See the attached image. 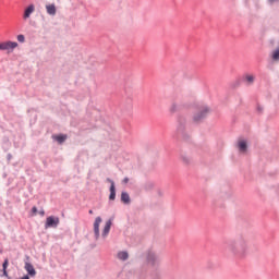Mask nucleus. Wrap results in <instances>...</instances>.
<instances>
[{
    "label": "nucleus",
    "mask_w": 279,
    "mask_h": 279,
    "mask_svg": "<svg viewBox=\"0 0 279 279\" xmlns=\"http://www.w3.org/2000/svg\"><path fill=\"white\" fill-rule=\"evenodd\" d=\"M213 112V108L206 104H197L195 106V110L192 113V123L194 125H202L206 119H208V114Z\"/></svg>",
    "instance_id": "2"
},
{
    "label": "nucleus",
    "mask_w": 279,
    "mask_h": 279,
    "mask_svg": "<svg viewBox=\"0 0 279 279\" xmlns=\"http://www.w3.org/2000/svg\"><path fill=\"white\" fill-rule=\"evenodd\" d=\"M178 110V105L173 104L170 108V112H175Z\"/></svg>",
    "instance_id": "21"
},
{
    "label": "nucleus",
    "mask_w": 279,
    "mask_h": 279,
    "mask_svg": "<svg viewBox=\"0 0 279 279\" xmlns=\"http://www.w3.org/2000/svg\"><path fill=\"white\" fill-rule=\"evenodd\" d=\"M227 252L234 258H247L250 256V242L247 238L240 235L236 239L227 242Z\"/></svg>",
    "instance_id": "1"
},
{
    "label": "nucleus",
    "mask_w": 279,
    "mask_h": 279,
    "mask_svg": "<svg viewBox=\"0 0 279 279\" xmlns=\"http://www.w3.org/2000/svg\"><path fill=\"white\" fill-rule=\"evenodd\" d=\"M234 147L240 156H245L250 149V140L245 136H240L235 141Z\"/></svg>",
    "instance_id": "5"
},
{
    "label": "nucleus",
    "mask_w": 279,
    "mask_h": 279,
    "mask_svg": "<svg viewBox=\"0 0 279 279\" xmlns=\"http://www.w3.org/2000/svg\"><path fill=\"white\" fill-rule=\"evenodd\" d=\"M19 47V43L16 41H3L0 43V51H8V53H12Z\"/></svg>",
    "instance_id": "6"
},
{
    "label": "nucleus",
    "mask_w": 279,
    "mask_h": 279,
    "mask_svg": "<svg viewBox=\"0 0 279 279\" xmlns=\"http://www.w3.org/2000/svg\"><path fill=\"white\" fill-rule=\"evenodd\" d=\"M32 210H38V208H36V206H34V207L32 208Z\"/></svg>",
    "instance_id": "27"
},
{
    "label": "nucleus",
    "mask_w": 279,
    "mask_h": 279,
    "mask_svg": "<svg viewBox=\"0 0 279 279\" xmlns=\"http://www.w3.org/2000/svg\"><path fill=\"white\" fill-rule=\"evenodd\" d=\"M107 182H109L110 187H109V202H114V199H117V187L114 185V182L112 181V179L107 178L106 180Z\"/></svg>",
    "instance_id": "7"
},
{
    "label": "nucleus",
    "mask_w": 279,
    "mask_h": 279,
    "mask_svg": "<svg viewBox=\"0 0 279 279\" xmlns=\"http://www.w3.org/2000/svg\"><path fill=\"white\" fill-rule=\"evenodd\" d=\"M180 158H181V162H183V165H191V162H192L191 156H189L186 154H181Z\"/></svg>",
    "instance_id": "15"
},
{
    "label": "nucleus",
    "mask_w": 279,
    "mask_h": 279,
    "mask_svg": "<svg viewBox=\"0 0 279 279\" xmlns=\"http://www.w3.org/2000/svg\"><path fill=\"white\" fill-rule=\"evenodd\" d=\"M263 106H260V105H257V112H263Z\"/></svg>",
    "instance_id": "24"
},
{
    "label": "nucleus",
    "mask_w": 279,
    "mask_h": 279,
    "mask_svg": "<svg viewBox=\"0 0 279 279\" xmlns=\"http://www.w3.org/2000/svg\"><path fill=\"white\" fill-rule=\"evenodd\" d=\"M154 189H156V182H154L151 180H147L143 183V191L145 193H151V191H154Z\"/></svg>",
    "instance_id": "9"
},
{
    "label": "nucleus",
    "mask_w": 279,
    "mask_h": 279,
    "mask_svg": "<svg viewBox=\"0 0 279 279\" xmlns=\"http://www.w3.org/2000/svg\"><path fill=\"white\" fill-rule=\"evenodd\" d=\"M128 182H130V179L128 177H125L123 180H122V184H128Z\"/></svg>",
    "instance_id": "22"
},
{
    "label": "nucleus",
    "mask_w": 279,
    "mask_h": 279,
    "mask_svg": "<svg viewBox=\"0 0 279 279\" xmlns=\"http://www.w3.org/2000/svg\"><path fill=\"white\" fill-rule=\"evenodd\" d=\"M121 202L122 204H131V199H130V194H128V192H122L121 193Z\"/></svg>",
    "instance_id": "13"
},
{
    "label": "nucleus",
    "mask_w": 279,
    "mask_h": 279,
    "mask_svg": "<svg viewBox=\"0 0 279 279\" xmlns=\"http://www.w3.org/2000/svg\"><path fill=\"white\" fill-rule=\"evenodd\" d=\"M20 279H29V276L25 275L24 277H22Z\"/></svg>",
    "instance_id": "26"
},
{
    "label": "nucleus",
    "mask_w": 279,
    "mask_h": 279,
    "mask_svg": "<svg viewBox=\"0 0 279 279\" xmlns=\"http://www.w3.org/2000/svg\"><path fill=\"white\" fill-rule=\"evenodd\" d=\"M155 195L156 197H165V190L160 187L156 189Z\"/></svg>",
    "instance_id": "18"
},
{
    "label": "nucleus",
    "mask_w": 279,
    "mask_h": 279,
    "mask_svg": "<svg viewBox=\"0 0 279 279\" xmlns=\"http://www.w3.org/2000/svg\"><path fill=\"white\" fill-rule=\"evenodd\" d=\"M46 12L47 14H49V16H56V12H58V10L56 9V4H47Z\"/></svg>",
    "instance_id": "12"
},
{
    "label": "nucleus",
    "mask_w": 279,
    "mask_h": 279,
    "mask_svg": "<svg viewBox=\"0 0 279 279\" xmlns=\"http://www.w3.org/2000/svg\"><path fill=\"white\" fill-rule=\"evenodd\" d=\"M8 265H9V260L4 259V262L2 264V270H8Z\"/></svg>",
    "instance_id": "20"
},
{
    "label": "nucleus",
    "mask_w": 279,
    "mask_h": 279,
    "mask_svg": "<svg viewBox=\"0 0 279 279\" xmlns=\"http://www.w3.org/2000/svg\"><path fill=\"white\" fill-rule=\"evenodd\" d=\"M59 223H60V218L56 216H49L46 219L45 228H58Z\"/></svg>",
    "instance_id": "8"
},
{
    "label": "nucleus",
    "mask_w": 279,
    "mask_h": 279,
    "mask_svg": "<svg viewBox=\"0 0 279 279\" xmlns=\"http://www.w3.org/2000/svg\"><path fill=\"white\" fill-rule=\"evenodd\" d=\"M24 269L27 271V274L32 277L36 276V269L34 268V265L29 263H25Z\"/></svg>",
    "instance_id": "11"
},
{
    "label": "nucleus",
    "mask_w": 279,
    "mask_h": 279,
    "mask_svg": "<svg viewBox=\"0 0 279 279\" xmlns=\"http://www.w3.org/2000/svg\"><path fill=\"white\" fill-rule=\"evenodd\" d=\"M3 271V276L5 277V278H8V270H2Z\"/></svg>",
    "instance_id": "25"
},
{
    "label": "nucleus",
    "mask_w": 279,
    "mask_h": 279,
    "mask_svg": "<svg viewBox=\"0 0 279 279\" xmlns=\"http://www.w3.org/2000/svg\"><path fill=\"white\" fill-rule=\"evenodd\" d=\"M118 258L119 260H128V258H130V254H128L125 251H120L118 253Z\"/></svg>",
    "instance_id": "16"
},
{
    "label": "nucleus",
    "mask_w": 279,
    "mask_h": 279,
    "mask_svg": "<svg viewBox=\"0 0 279 279\" xmlns=\"http://www.w3.org/2000/svg\"><path fill=\"white\" fill-rule=\"evenodd\" d=\"M244 80L248 86H252V84H254V80H256V77L254 76V74H245Z\"/></svg>",
    "instance_id": "14"
},
{
    "label": "nucleus",
    "mask_w": 279,
    "mask_h": 279,
    "mask_svg": "<svg viewBox=\"0 0 279 279\" xmlns=\"http://www.w3.org/2000/svg\"><path fill=\"white\" fill-rule=\"evenodd\" d=\"M19 43H25V35H17Z\"/></svg>",
    "instance_id": "19"
},
{
    "label": "nucleus",
    "mask_w": 279,
    "mask_h": 279,
    "mask_svg": "<svg viewBox=\"0 0 279 279\" xmlns=\"http://www.w3.org/2000/svg\"><path fill=\"white\" fill-rule=\"evenodd\" d=\"M33 12H36V5L34 4H29L25 11H24V14H23V19L24 21H27V19H29L33 14Z\"/></svg>",
    "instance_id": "10"
},
{
    "label": "nucleus",
    "mask_w": 279,
    "mask_h": 279,
    "mask_svg": "<svg viewBox=\"0 0 279 279\" xmlns=\"http://www.w3.org/2000/svg\"><path fill=\"white\" fill-rule=\"evenodd\" d=\"M101 223H102L101 217H97L93 223L94 236L96 241L99 240L100 236L101 239L108 238V234H110V229L112 228V219H109L104 223L102 230H101Z\"/></svg>",
    "instance_id": "3"
},
{
    "label": "nucleus",
    "mask_w": 279,
    "mask_h": 279,
    "mask_svg": "<svg viewBox=\"0 0 279 279\" xmlns=\"http://www.w3.org/2000/svg\"><path fill=\"white\" fill-rule=\"evenodd\" d=\"M52 138L59 143V145H62L64 141H66V135H53Z\"/></svg>",
    "instance_id": "17"
},
{
    "label": "nucleus",
    "mask_w": 279,
    "mask_h": 279,
    "mask_svg": "<svg viewBox=\"0 0 279 279\" xmlns=\"http://www.w3.org/2000/svg\"><path fill=\"white\" fill-rule=\"evenodd\" d=\"M279 0H268L269 5H274V3H278Z\"/></svg>",
    "instance_id": "23"
},
{
    "label": "nucleus",
    "mask_w": 279,
    "mask_h": 279,
    "mask_svg": "<svg viewBox=\"0 0 279 279\" xmlns=\"http://www.w3.org/2000/svg\"><path fill=\"white\" fill-rule=\"evenodd\" d=\"M144 263L148 265V267H160V263H162V257L155 251H147L144 254Z\"/></svg>",
    "instance_id": "4"
}]
</instances>
